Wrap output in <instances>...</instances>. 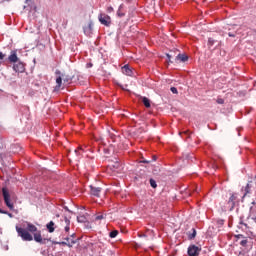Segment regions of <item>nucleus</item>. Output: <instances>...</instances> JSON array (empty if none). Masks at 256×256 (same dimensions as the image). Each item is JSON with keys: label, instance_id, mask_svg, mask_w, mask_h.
<instances>
[{"label": "nucleus", "instance_id": "f03ea898", "mask_svg": "<svg viewBox=\"0 0 256 256\" xmlns=\"http://www.w3.org/2000/svg\"><path fill=\"white\" fill-rule=\"evenodd\" d=\"M237 203H239V196L237 195V193H232L227 201L228 209H230V211H233Z\"/></svg>", "mask_w": 256, "mask_h": 256}, {"label": "nucleus", "instance_id": "2eb2a0df", "mask_svg": "<svg viewBox=\"0 0 256 256\" xmlns=\"http://www.w3.org/2000/svg\"><path fill=\"white\" fill-rule=\"evenodd\" d=\"M242 191H244L242 199H245L246 195H249V193H251V185L248 183L246 187L242 189Z\"/></svg>", "mask_w": 256, "mask_h": 256}, {"label": "nucleus", "instance_id": "4be33fe9", "mask_svg": "<svg viewBox=\"0 0 256 256\" xmlns=\"http://www.w3.org/2000/svg\"><path fill=\"white\" fill-rule=\"evenodd\" d=\"M150 185L153 189H157V182L153 178L150 179Z\"/></svg>", "mask_w": 256, "mask_h": 256}, {"label": "nucleus", "instance_id": "9b49d317", "mask_svg": "<svg viewBox=\"0 0 256 256\" xmlns=\"http://www.w3.org/2000/svg\"><path fill=\"white\" fill-rule=\"evenodd\" d=\"M61 77H62L63 85H69V83L73 81V78L67 74L61 73Z\"/></svg>", "mask_w": 256, "mask_h": 256}, {"label": "nucleus", "instance_id": "b1692460", "mask_svg": "<svg viewBox=\"0 0 256 256\" xmlns=\"http://www.w3.org/2000/svg\"><path fill=\"white\" fill-rule=\"evenodd\" d=\"M249 219H251L252 221H254V223H256V216L253 215V208H251V212H250V215H249Z\"/></svg>", "mask_w": 256, "mask_h": 256}, {"label": "nucleus", "instance_id": "ddd939ff", "mask_svg": "<svg viewBox=\"0 0 256 256\" xmlns=\"http://www.w3.org/2000/svg\"><path fill=\"white\" fill-rule=\"evenodd\" d=\"M176 61H182V63H185V61H189V57L185 54H178L176 56Z\"/></svg>", "mask_w": 256, "mask_h": 256}, {"label": "nucleus", "instance_id": "58836bf2", "mask_svg": "<svg viewBox=\"0 0 256 256\" xmlns=\"http://www.w3.org/2000/svg\"><path fill=\"white\" fill-rule=\"evenodd\" d=\"M142 163H149V161H147V160H143V161H142Z\"/></svg>", "mask_w": 256, "mask_h": 256}, {"label": "nucleus", "instance_id": "9d476101", "mask_svg": "<svg viewBox=\"0 0 256 256\" xmlns=\"http://www.w3.org/2000/svg\"><path fill=\"white\" fill-rule=\"evenodd\" d=\"M90 194L94 197H100L101 195V187L90 186Z\"/></svg>", "mask_w": 256, "mask_h": 256}, {"label": "nucleus", "instance_id": "f8f14e48", "mask_svg": "<svg viewBox=\"0 0 256 256\" xmlns=\"http://www.w3.org/2000/svg\"><path fill=\"white\" fill-rule=\"evenodd\" d=\"M122 73L124 75H127L128 77H131V75H133V70L129 68V65H125L124 67H122Z\"/></svg>", "mask_w": 256, "mask_h": 256}, {"label": "nucleus", "instance_id": "e433bc0d", "mask_svg": "<svg viewBox=\"0 0 256 256\" xmlns=\"http://www.w3.org/2000/svg\"><path fill=\"white\" fill-rule=\"evenodd\" d=\"M81 149H82V148H81V147H79V148H78V150H75V153H77V152L81 151Z\"/></svg>", "mask_w": 256, "mask_h": 256}, {"label": "nucleus", "instance_id": "6e6552de", "mask_svg": "<svg viewBox=\"0 0 256 256\" xmlns=\"http://www.w3.org/2000/svg\"><path fill=\"white\" fill-rule=\"evenodd\" d=\"M13 69L16 73H25V64L18 60L14 63Z\"/></svg>", "mask_w": 256, "mask_h": 256}, {"label": "nucleus", "instance_id": "a878e982", "mask_svg": "<svg viewBox=\"0 0 256 256\" xmlns=\"http://www.w3.org/2000/svg\"><path fill=\"white\" fill-rule=\"evenodd\" d=\"M121 7L122 6H120L119 9H118L117 15H118V17H125V13L121 12Z\"/></svg>", "mask_w": 256, "mask_h": 256}, {"label": "nucleus", "instance_id": "4c0bfd02", "mask_svg": "<svg viewBox=\"0 0 256 256\" xmlns=\"http://www.w3.org/2000/svg\"><path fill=\"white\" fill-rule=\"evenodd\" d=\"M229 37H235V35H233V34L229 33Z\"/></svg>", "mask_w": 256, "mask_h": 256}, {"label": "nucleus", "instance_id": "473e14b6", "mask_svg": "<svg viewBox=\"0 0 256 256\" xmlns=\"http://www.w3.org/2000/svg\"><path fill=\"white\" fill-rule=\"evenodd\" d=\"M66 243H71V241H73V239L70 238H65Z\"/></svg>", "mask_w": 256, "mask_h": 256}, {"label": "nucleus", "instance_id": "20e7f679", "mask_svg": "<svg viewBox=\"0 0 256 256\" xmlns=\"http://www.w3.org/2000/svg\"><path fill=\"white\" fill-rule=\"evenodd\" d=\"M98 21L105 27H111V16L107 15L106 13H100L98 15Z\"/></svg>", "mask_w": 256, "mask_h": 256}, {"label": "nucleus", "instance_id": "bb28decb", "mask_svg": "<svg viewBox=\"0 0 256 256\" xmlns=\"http://www.w3.org/2000/svg\"><path fill=\"white\" fill-rule=\"evenodd\" d=\"M216 103H218V105H223V103H225V100L223 98H218L216 100Z\"/></svg>", "mask_w": 256, "mask_h": 256}, {"label": "nucleus", "instance_id": "a211bd4d", "mask_svg": "<svg viewBox=\"0 0 256 256\" xmlns=\"http://www.w3.org/2000/svg\"><path fill=\"white\" fill-rule=\"evenodd\" d=\"M142 102L144 104V106L149 109V107H151V101L149 100V98L147 97H142Z\"/></svg>", "mask_w": 256, "mask_h": 256}, {"label": "nucleus", "instance_id": "79ce46f5", "mask_svg": "<svg viewBox=\"0 0 256 256\" xmlns=\"http://www.w3.org/2000/svg\"><path fill=\"white\" fill-rule=\"evenodd\" d=\"M222 223H223V220H221L220 224H222Z\"/></svg>", "mask_w": 256, "mask_h": 256}, {"label": "nucleus", "instance_id": "5701e85b", "mask_svg": "<svg viewBox=\"0 0 256 256\" xmlns=\"http://www.w3.org/2000/svg\"><path fill=\"white\" fill-rule=\"evenodd\" d=\"M166 56L168 57V63H173V61H171V59H173V57H175V55H173V52L166 54Z\"/></svg>", "mask_w": 256, "mask_h": 256}, {"label": "nucleus", "instance_id": "393cba45", "mask_svg": "<svg viewBox=\"0 0 256 256\" xmlns=\"http://www.w3.org/2000/svg\"><path fill=\"white\" fill-rule=\"evenodd\" d=\"M213 45H215V40L213 38H209L208 39V46L213 47Z\"/></svg>", "mask_w": 256, "mask_h": 256}, {"label": "nucleus", "instance_id": "412c9836", "mask_svg": "<svg viewBox=\"0 0 256 256\" xmlns=\"http://www.w3.org/2000/svg\"><path fill=\"white\" fill-rule=\"evenodd\" d=\"M117 235H119V231H117V230H113L112 232L109 233V237L111 239H115V237H117Z\"/></svg>", "mask_w": 256, "mask_h": 256}, {"label": "nucleus", "instance_id": "6ab92c4d", "mask_svg": "<svg viewBox=\"0 0 256 256\" xmlns=\"http://www.w3.org/2000/svg\"><path fill=\"white\" fill-rule=\"evenodd\" d=\"M195 237H197V230H195V228H192V233H188V239L192 240L195 239Z\"/></svg>", "mask_w": 256, "mask_h": 256}, {"label": "nucleus", "instance_id": "7ed1b4c3", "mask_svg": "<svg viewBox=\"0 0 256 256\" xmlns=\"http://www.w3.org/2000/svg\"><path fill=\"white\" fill-rule=\"evenodd\" d=\"M2 195L4 197V203L7 207L10 208L11 211H13L14 206L13 203H11V195L9 194V190L7 188H2Z\"/></svg>", "mask_w": 256, "mask_h": 256}, {"label": "nucleus", "instance_id": "39448f33", "mask_svg": "<svg viewBox=\"0 0 256 256\" xmlns=\"http://www.w3.org/2000/svg\"><path fill=\"white\" fill-rule=\"evenodd\" d=\"M55 75H56V86L54 89L55 91H60L61 87H63V77L61 76V71L56 70Z\"/></svg>", "mask_w": 256, "mask_h": 256}, {"label": "nucleus", "instance_id": "ea45409f", "mask_svg": "<svg viewBox=\"0 0 256 256\" xmlns=\"http://www.w3.org/2000/svg\"><path fill=\"white\" fill-rule=\"evenodd\" d=\"M140 237H147V235L143 234V235H140Z\"/></svg>", "mask_w": 256, "mask_h": 256}, {"label": "nucleus", "instance_id": "7c9ffc66", "mask_svg": "<svg viewBox=\"0 0 256 256\" xmlns=\"http://www.w3.org/2000/svg\"><path fill=\"white\" fill-rule=\"evenodd\" d=\"M107 12H108V13H113V7H108V8H107Z\"/></svg>", "mask_w": 256, "mask_h": 256}, {"label": "nucleus", "instance_id": "c9c22d12", "mask_svg": "<svg viewBox=\"0 0 256 256\" xmlns=\"http://www.w3.org/2000/svg\"><path fill=\"white\" fill-rule=\"evenodd\" d=\"M5 215H9L10 217H13V214L7 212Z\"/></svg>", "mask_w": 256, "mask_h": 256}, {"label": "nucleus", "instance_id": "0eeeda50", "mask_svg": "<svg viewBox=\"0 0 256 256\" xmlns=\"http://www.w3.org/2000/svg\"><path fill=\"white\" fill-rule=\"evenodd\" d=\"M199 253H201V247L195 246V244L190 245L188 247V255L189 256H199Z\"/></svg>", "mask_w": 256, "mask_h": 256}, {"label": "nucleus", "instance_id": "f3484780", "mask_svg": "<svg viewBox=\"0 0 256 256\" xmlns=\"http://www.w3.org/2000/svg\"><path fill=\"white\" fill-rule=\"evenodd\" d=\"M49 233H53L55 231V222L50 221L47 225H46Z\"/></svg>", "mask_w": 256, "mask_h": 256}, {"label": "nucleus", "instance_id": "aec40b11", "mask_svg": "<svg viewBox=\"0 0 256 256\" xmlns=\"http://www.w3.org/2000/svg\"><path fill=\"white\" fill-rule=\"evenodd\" d=\"M77 243V241L75 240H71V242H59V245H67V247H73V245H75Z\"/></svg>", "mask_w": 256, "mask_h": 256}, {"label": "nucleus", "instance_id": "2f4dec72", "mask_svg": "<svg viewBox=\"0 0 256 256\" xmlns=\"http://www.w3.org/2000/svg\"><path fill=\"white\" fill-rule=\"evenodd\" d=\"M5 59V54H3V52H0V60Z\"/></svg>", "mask_w": 256, "mask_h": 256}, {"label": "nucleus", "instance_id": "72a5a7b5", "mask_svg": "<svg viewBox=\"0 0 256 256\" xmlns=\"http://www.w3.org/2000/svg\"><path fill=\"white\" fill-rule=\"evenodd\" d=\"M0 213H2V215H5L7 213V211H4L3 209H0Z\"/></svg>", "mask_w": 256, "mask_h": 256}, {"label": "nucleus", "instance_id": "dca6fc26", "mask_svg": "<svg viewBox=\"0 0 256 256\" xmlns=\"http://www.w3.org/2000/svg\"><path fill=\"white\" fill-rule=\"evenodd\" d=\"M64 223H65V231H66V233H69V231H70V225H71V220H69V218H67V217H64Z\"/></svg>", "mask_w": 256, "mask_h": 256}, {"label": "nucleus", "instance_id": "f704fd0d", "mask_svg": "<svg viewBox=\"0 0 256 256\" xmlns=\"http://www.w3.org/2000/svg\"><path fill=\"white\" fill-rule=\"evenodd\" d=\"M78 221L83 222V217H78Z\"/></svg>", "mask_w": 256, "mask_h": 256}, {"label": "nucleus", "instance_id": "f257e3e1", "mask_svg": "<svg viewBox=\"0 0 256 256\" xmlns=\"http://www.w3.org/2000/svg\"><path fill=\"white\" fill-rule=\"evenodd\" d=\"M18 236L21 237L22 241H33V235L28 232L27 229L16 226Z\"/></svg>", "mask_w": 256, "mask_h": 256}, {"label": "nucleus", "instance_id": "4468645a", "mask_svg": "<svg viewBox=\"0 0 256 256\" xmlns=\"http://www.w3.org/2000/svg\"><path fill=\"white\" fill-rule=\"evenodd\" d=\"M27 231L29 233H37V226L31 224V223H28L27 224V227H26Z\"/></svg>", "mask_w": 256, "mask_h": 256}, {"label": "nucleus", "instance_id": "a19ab883", "mask_svg": "<svg viewBox=\"0 0 256 256\" xmlns=\"http://www.w3.org/2000/svg\"><path fill=\"white\" fill-rule=\"evenodd\" d=\"M222 223H223V220H221L220 224H222Z\"/></svg>", "mask_w": 256, "mask_h": 256}, {"label": "nucleus", "instance_id": "cd10ccee", "mask_svg": "<svg viewBox=\"0 0 256 256\" xmlns=\"http://www.w3.org/2000/svg\"><path fill=\"white\" fill-rule=\"evenodd\" d=\"M247 243H248L247 239H244V240H241L240 245H241L242 247H246V246H247Z\"/></svg>", "mask_w": 256, "mask_h": 256}, {"label": "nucleus", "instance_id": "1a4fd4ad", "mask_svg": "<svg viewBox=\"0 0 256 256\" xmlns=\"http://www.w3.org/2000/svg\"><path fill=\"white\" fill-rule=\"evenodd\" d=\"M9 63H18L19 57L17 56V50H12L8 56Z\"/></svg>", "mask_w": 256, "mask_h": 256}, {"label": "nucleus", "instance_id": "c85d7f7f", "mask_svg": "<svg viewBox=\"0 0 256 256\" xmlns=\"http://www.w3.org/2000/svg\"><path fill=\"white\" fill-rule=\"evenodd\" d=\"M170 90L174 95H177L178 91L175 87H171Z\"/></svg>", "mask_w": 256, "mask_h": 256}, {"label": "nucleus", "instance_id": "c756f323", "mask_svg": "<svg viewBox=\"0 0 256 256\" xmlns=\"http://www.w3.org/2000/svg\"><path fill=\"white\" fill-rule=\"evenodd\" d=\"M96 221H101V219H104V216L103 215H98L96 216Z\"/></svg>", "mask_w": 256, "mask_h": 256}, {"label": "nucleus", "instance_id": "423d86ee", "mask_svg": "<svg viewBox=\"0 0 256 256\" xmlns=\"http://www.w3.org/2000/svg\"><path fill=\"white\" fill-rule=\"evenodd\" d=\"M34 241H36V243H40L41 245H45L48 243V241H51V239L43 238L41 236V231H37L36 233H34Z\"/></svg>", "mask_w": 256, "mask_h": 256}]
</instances>
